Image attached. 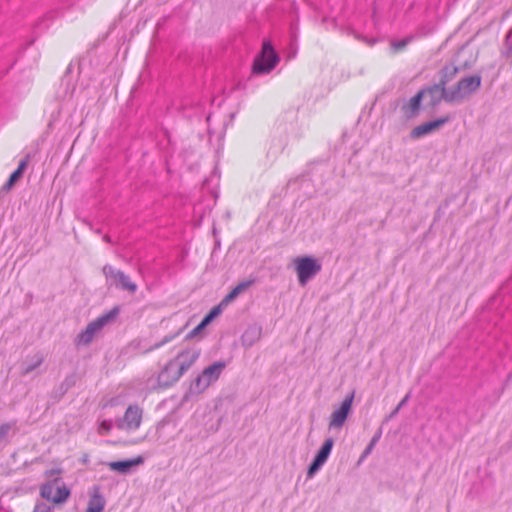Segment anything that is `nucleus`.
Masks as SVG:
<instances>
[{"label": "nucleus", "mask_w": 512, "mask_h": 512, "mask_svg": "<svg viewBox=\"0 0 512 512\" xmlns=\"http://www.w3.org/2000/svg\"><path fill=\"white\" fill-rule=\"evenodd\" d=\"M374 445L372 444H368L367 447L365 448V450L363 451L361 457H360V460H363L364 458H366L371 452L372 450L374 449Z\"/></svg>", "instance_id": "nucleus-35"}, {"label": "nucleus", "mask_w": 512, "mask_h": 512, "mask_svg": "<svg viewBox=\"0 0 512 512\" xmlns=\"http://www.w3.org/2000/svg\"><path fill=\"white\" fill-rule=\"evenodd\" d=\"M353 400L354 392H351L349 395L345 397L340 407L332 412L329 421L330 429H339L344 425L346 419L348 418L351 412Z\"/></svg>", "instance_id": "nucleus-7"}, {"label": "nucleus", "mask_w": 512, "mask_h": 512, "mask_svg": "<svg viewBox=\"0 0 512 512\" xmlns=\"http://www.w3.org/2000/svg\"><path fill=\"white\" fill-rule=\"evenodd\" d=\"M325 463L314 458L307 469V478H312Z\"/></svg>", "instance_id": "nucleus-25"}, {"label": "nucleus", "mask_w": 512, "mask_h": 512, "mask_svg": "<svg viewBox=\"0 0 512 512\" xmlns=\"http://www.w3.org/2000/svg\"><path fill=\"white\" fill-rule=\"evenodd\" d=\"M44 361V358L41 354H36L31 363L26 364V366L23 369V374L27 375L31 373L33 370H35L37 367H39Z\"/></svg>", "instance_id": "nucleus-23"}, {"label": "nucleus", "mask_w": 512, "mask_h": 512, "mask_svg": "<svg viewBox=\"0 0 512 512\" xmlns=\"http://www.w3.org/2000/svg\"><path fill=\"white\" fill-rule=\"evenodd\" d=\"M226 367V363L223 361H217L211 364L210 366L206 367L202 371V376L205 377V380L209 382V385L216 382L224 368Z\"/></svg>", "instance_id": "nucleus-15"}, {"label": "nucleus", "mask_w": 512, "mask_h": 512, "mask_svg": "<svg viewBox=\"0 0 512 512\" xmlns=\"http://www.w3.org/2000/svg\"><path fill=\"white\" fill-rule=\"evenodd\" d=\"M136 290V284L130 282V293H133Z\"/></svg>", "instance_id": "nucleus-38"}, {"label": "nucleus", "mask_w": 512, "mask_h": 512, "mask_svg": "<svg viewBox=\"0 0 512 512\" xmlns=\"http://www.w3.org/2000/svg\"><path fill=\"white\" fill-rule=\"evenodd\" d=\"M108 465L112 470L119 471L120 473L125 474L128 472V460L110 462Z\"/></svg>", "instance_id": "nucleus-26"}, {"label": "nucleus", "mask_w": 512, "mask_h": 512, "mask_svg": "<svg viewBox=\"0 0 512 512\" xmlns=\"http://www.w3.org/2000/svg\"><path fill=\"white\" fill-rule=\"evenodd\" d=\"M54 507L50 504L43 502V501H37L33 512H53Z\"/></svg>", "instance_id": "nucleus-28"}, {"label": "nucleus", "mask_w": 512, "mask_h": 512, "mask_svg": "<svg viewBox=\"0 0 512 512\" xmlns=\"http://www.w3.org/2000/svg\"><path fill=\"white\" fill-rule=\"evenodd\" d=\"M29 163V155L19 162L18 168L10 175L8 181L4 184L3 190H10L15 183L22 177Z\"/></svg>", "instance_id": "nucleus-18"}, {"label": "nucleus", "mask_w": 512, "mask_h": 512, "mask_svg": "<svg viewBox=\"0 0 512 512\" xmlns=\"http://www.w3.org/2000/svg\"><path fill=\"white\" fill-rule=\"evenodd\" d=\"M410 395L407 394L400 402L399 404L396 406L399 410L407 403L408 399H409Z\"/></svg>", "instance_id": "nucleus-37"}, {"label": "nucleus", "mask_w": 512, "mask_h": 512, "mask_svg": "<svg viewBox=\"0 0 512 512\" xmlns=\"http://www.w3.org/2000/svg\"><path fill=\"white\" fill-rule=\"evenodd\" d=\"M399 409L397 407H395L391 413L386 417L385 421H389L390 419L394 418L398 413H399Z\"/></svg>", "instance_id": "nucleus-36"}, {"label": "nucleus", "mask_w": 512, "mask_h": 512, "mask_svg": "<svg viewBox=\"0 0 512 512\" xmlns=\"http://www.w3.org/2000/svg\"><path fill=\"white\" fill-rule=\"evenodd\" d=\"M333 446H334V439L331 437L327 438L324 441V443L322 444V446L320 447V449L318 450V452L316 453L314 458L325 463L332 451Z\"/></svg>", "instance_id": "nucleus-21"}, {"label": "nucleus", "mask_w": 512, "mask_h": 512, "mask_svg": "<svg viewBox=\"0 0 512 512\" xmlns=\"http://www.w3.org/2000/svg\"><path fill=\"white\" fill-rule=\"evenodd\" d=\"M80 74L82 75L80 88L76 96V105L83 111L87 107L95 105L103 96L105 89L110 83H105L101 75H97L87 81L83 77V69L81 68Z\"/></svg>", "instance_id": "nucleus-1"}, {"label": "nucleus", "mask_w": 512, "mask_h": 512, "mask_svg": "<svg viewBox=\"0 0 512 512\" xmlns=\"http://www.w3.org/2000/svg\"><path fill=\"white\" fill-rule=\"evenodd\" d=\"M423 98L424 91H418L408 102L402 105L401 110L406 119H413L419 115Z\"/></svg>", "instance_id": "nucleus-13"}, {"label": "nucleus", "mask_w": 512, "mask_h": 512, "mask_svg": "<svg viewBox=\"0 0 512 512\" xmlns=\"http://www.w3.org/2000/svg\"><path fill=\"white\" fill-rule=\"evenodd\" d=\"M223 306H224V305H221V302H220L217 306L213 307V308H212V309H211V310H210V311H209V312L204 316V318H203L201 321H202L206 326H207L208 324H210V323L212 322V320H213L215 317H217V316L221 313V311H222V307H223Z\"/></svg>", "instance_id": "nucleus-24"}, {"label": "nucleus", "mask_w": 512, "mask_h": 512, "mask_svg": "<svg viewBox=\"0 0 512 512\" xmlns=\"http://www.w3.org/2000/svg\"><path fill=\"white\" fill-rule=\"evenodd\" d=\"M253 283L252 280L244 281L239 283L236 287H234L221 301V305H228L232 302L241 292L247 289Z\"/></svg>", "instance_id": "nucleus-20"}, {"label": "nucleus", "mask_w": 512, "mask_h": 512, "mask_svg": "<svg viewBox=\"0 0 512 512\" xmlns=\"http://www.w3.org/2000/svg\"><path fill=\"white\" fill-rule=\"evenodd\" d=\"M299 283L304 286L322 269L321 263L312 256H299L293 260Z\"/></svg>", "instance_id": "nucleus-4"}, {"label": "nucleus", "mask_w": 512, "mask_h": 512, "mask_svg": "<svg viewBox=\"0 0 512 512\" xmlns=\"http://www.w3.org/2000/svg\"><path fill=\"white\" fill-rule=\"evenodd\" d=\"M120 314V307L115 306L108 312L100 315L95 320L91 321L86 328L81 331L75 338L74 343L77 347L88 346L102 330L112 325L118 319Z\"/></svg>", "instance_id": "nucleus-2"}, {"label": "nucleus", "mask_w": 512, "mask_h": 512, "mask_svg": "<svg viewBox=\"0 0 512 512\" xmlns=\"http://www.w3.org/2000/svg\"><path fill=\"white\" fill-rule=\"evenodd\" d=\"M104 239H105L107 242H111V239H110V237H109V236H105V238H104Z\"/></svg>", "instance_id": "nucleus-40"}, {"label": "nucleus", "mask_w": 512, "mask_h": 512, "mask_svg": "<svg viewBox=\"0 0 512 512\" xmlns=\"http://www.w3.org/2000/svg\"><path fill=\"white\" fill-rule=\"evenodd\" d=\"M103 273L109 286H115L123 290L128 289V279L122 271L115 269L111 265H105Z\"/></svg>", "instance_id": "nucleus-10"}, {"label": "nucleus", "mask_w": 512, "mask_h": 512, "mask_svg": "<svg viewBox=\"0 0 512 512\" xmlns=\"http://www.w3.org/2000/svg\"><path fill=\"white\" fill-rule=\"evenodd\" d=\"M381 436H382V429L379 428L369 443L375 446L378 443V441L380 440Z\"/></svg>", "instance_id": "nucleus-33"}, {"label": "nucleus", "mask_w": 512, "mask_h": 512, "mask_svg": "<svg viewBox=\"0 0 512 512\" xmlns=\"http://www.w3.org/2000/svg\"><path fill=\"white\" fill-rule=\"evenodd\" d=\"M128 417V408L124 412V418L126 419Z\"/></svg>", "instance_id": "nucleus-39"}, {"label": "nucleus", "mask_w": 512, "mask_h": 512, "mask_svg": "<svg viewBox=\"0 0 512 512\" xmlns=\"http://www.w3.org/2000/svg\"><path fill=\"white\" fill-rule=\"evenodd\" d=\"M280 58L269 41H264L261 52L256 56L252 65L254 74L271 72L279 63Z\"/></svg>", "instance_id": "nucleus-3"}, {"label": "nucleus", "mask_w": 512, "mask_h": 512, "mask_svg": "<svg viewBox=\"0 0 512 512\" xmlns=\"http://www.w3.org/2000/svg\"><path fill=\"white\" fill-rule=\"evenodd\" d=\"M178 334H179V332H178V333H176V334H174V335H172V336H166L162 341H160V342H158V343L154 344V345H153L149 350H153V349H156V348L161 347V346H162V345H164L165 343H167V342H169V341L173 340V339H174Z\"/></svg>", "instance_id": "nucleus-31"}, {"label": "nucleus", "mask_w": 512, "mask_h": 512, "mask_svg": "<svg viewBox=\"0 0 512 512\" xmlns=\"http://www.w3.org/2000/svg\"><path fill=\"white\" fill-rule=\"evenodd\" d=\"M177 375L176 361H169L158 375L160 387L168 388L177 382L181 376Z\"/></svg>", "instance_id": "nucleus-12"}, {"label": "nucleus", "mask_w": 512, "mask_h": 512, "mask_svg": "<svg viewBox=\"0 0 512 512\" xmlns=\"http://www.w3.org/2000/svg\"><path fill=\"white\" fill-rule=\"evenodd\" d=\"M209 382L205 380L202 374L196 376V378L190 383L188 391L184 395V400H188L192 395H199L209 387Z\"/></svg>", "instance_id": "nucleus-17"}, {"label": "nucleus", "mask_w": 512, "mask_h": 512, "mask_svg": "<svg viewBox=\"0 0 512 512\" xmlns=\"http://www.w3.org/2000/svg\"><path fill=\"white\" fill-rule=\"evenodd\" d=\"M411 38H405L402 40L392 41L391 42V49L393 53H398L406 48L408 43L410 42Z\"/></svg>", "instance_id": "nucleus-27"}, {"label": "nucleus", "mask_w": 512, "mask_h": 512, "mask_svg": "<svg viewBox=\"0 0 512 512\" xmlns=\"http://www.w3.org/2000/svg\"><path fill=\"white\" fill-rule=\"evenodd\" d=\"M144 462V458L143 456H138V457H135V458H130V470L135 467V466H138L140 464H142Z\"/></svg>", "instance_id": "nucleus-32"}, {"label": "nucleus", "mask_w": 512, "mask_h": 512, "mask_svg": "<svg viewBox=\"0 0 512 512\" xmlns=\"http://www.w3.org/2000/svg\"><path fill=\"white\" fill-rule=\"evenodd\" d=\"M40 495L53 504H62L69 498L70 490L57 478L42 484L40 487Z\"/></svg>", "instance_id": "nucleus-6"}, {"label": "nucleus", "mask_w": 512, "mask_h": 512, "mask_svg": "<svg viewBox=\"0 0 512 512\" xmlns=\"http://www.w3.org/2000/svg\"><path fill=\"white\" fill-rule=\"evenodd\" d=\"M207 326L201 321L194 329H192L186 336H185V339L186 340H189V339H192L196 336H198L200 333L203 332V330L206 328Z\"/></svg>", "instance_id": "nucleus-29"}, {"label": "nucleus", "mask_w": 512, "mask_h": 512, "mask_svg": "<svg viewBox=\"0 0 512 512\" xmlns=\"http://www.w3.org/2000/svg\"><path fill=\"white\" fill-rule=\"evenodd\" d=\"M11 425L9 423H3L0 426V441L3 440L10 432Z\"/></svg>", "instance_id": "nucleus-30"}, {"label": "nucleus", "mask_w": 512, "mask_h": 512, "mask_svg": "<svg viewBox=\"0 0 512 512\" xmlns=\"http://www.w3.org/2000/svg\"><path fill=\"white\" fill-rule=\"evenodd\" d=\"M200 355L199 350H187L179 353L175 359L176 361L177 375L182 376L198 359Z\"/></svg>", "instance_id": "nucleus-11"}, {"label": "nucleus", "mask_w": 512, "mask_h": 512, "mask_svg": "<svg viewBox=\"0 0 512 512\" xmlns=\"http://www.w3.org/2000/svg\"><path fill=\"white\" fill-rule=\"evenodd\" d=\"M458 68L455 66H445L439 72V82L435 83L441 88H446L447 84L455 77Z\"/></svg>", "instance_id": "nucleus-19"}, {"label": "nucleus", "mask_w": 512, "mask_h": 512, "mask_svg": "<svg viewBox=\"0 0 512 512\" xmlns=\"http://www.w3.org/2000/svg\"><path fill=\"white\" fill-rule=\"evenodd\" d=\"M262 335V327L258 324L250 325L241 336L242 346L245 348L252 347L257 341L260 340Z\"/></svg>", "instance_id": "nucleus-14"}, {"label": "nucleus", "mask_w": 512, "mask_h": 512, "mask_svg": "<svg viewBox=\"0 0 512 512\" xmlns=\"http://www.w3.org/2000/svg\"><path fill=\"white\" fill-rule=\"evenodd\" d=\"M143 410L137 405H130V430L139 428Z\"/></svg>", "instance_id": "nucleus-22"}, {"label": "nucleus", "mask_w": 512, "mask_h": 512, "mask_svg": "<svg viewBox=\"0 0 512 512\" xmlns=\"http://www.w3.org/2000/svg\"><path fill=\"white\" fill-rule=\"evenodd\" d=\"M482 77L478 74L465 76L450 88V99L454 102L470 97L481 87Z\"/></svg>", "instance_id": "nucleus-5"}, {"label": "nucleus", "mask_w": 512, "mask_h": 512, "mask_svg": "<svg viewBox=\"0 0 512 512\" xmlns=\"http://www.w3.org/2000/svg\"><path fill=\"white\" fill-rule=\"evenodd\" d=\"M110 428H111V423L108 421H103L100 424L99 431H100V433H105V432L109 431Z\"/></svg>", "instance_id": "nucleus-34"}, {"label": "nucleus", "mask_w": 512, "mask_h": 512, "mask_svg": "<svg viewBox=\"0 0 512 512\" xmlns=\"http://www.w3.org/2000/svg\"><path fill=\"white\" fill-rule=\"evenodd\" d=\"M420 91H424V96L427 95L429 97L428 104L433 109L436 108L442 100L447 103L454 102V99H450V88H441L440 86L433 84L421 89Z\"/></svg>", "instance_id": "nucleus-8"}, {"label": "nucleus", "mask_w": 512, "mask_h": 512, "mask_svg": "<svg viewBox=\"0 0 512 512\" xmlns=\"http://www.w3.org/2000/svg\"><path fill=\"white\" fill-rule=\"evenodd\" d=\"M105 505V498L99 492V489L95 488L90 495L85 512H103Z\"/></svg>", "instance_id": "nucleus-16"}, {"label": "nucleus", "mask_w": 512, "mask_h": 512, "mask_svg": "<svg viewBox=\"0 0 512 512\" xmlns=\"http://www.w3.org/2000/svg\"><path fill=\"white\" fill-rule=\"evenodd\" d=\"M450 119V116L446 115L436 120L425 122L413 128L409 136L411 139H419L421 137H424L440 129L444 124L448 123Z\"/></svg>", "instance_id": "nucleus-9"}]
</instances>
